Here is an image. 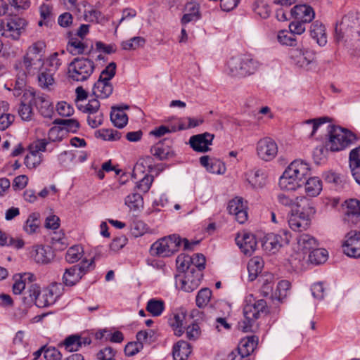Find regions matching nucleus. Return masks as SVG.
Wrapping results in <instances>:
<instances>
[{"label": "nucleus", "mask_w": 360, "mask_h": 360, "mask_svg": "<svg viewBox=\"0 0 360 360\" xmlns=\"http://www.w3.org/2000/svg\"><path fill=\"white\" fill-rule=\"evenodd\" d=\"M37 263L48 264L54 257L53 251L49 246L37 245L32 253Z\"/></svg>", "instance_id": "28"}, {"label": "nucleus", "mask_w": 360, "mask_h": 360, "mask_svg": "<svg viewBox=\"0 0 360 360\" xmlns=\"http://www.w3.org/2000/svg\"><path fill=\"white\" fill-rule=\"evenodd\" d=\"M259 63L250 56L233 57L228 62L230 74L235 77H246L255 73Z\"/></svg>", "instance_id": "8"}, {"label": "nucleus", "mask_w": 360, "mask_h": 360, "mask_svg": "<svg viewBox=\"0 0 360 360\" xmlns=\"http://www.w3.org/2000/svg\"><path fill=\"white\" fill-rule=\"evenodd\" d=\"M82 253L83 249L80 245H73L68 250L65 260L68 263H75L81 259Z\"/></svg>", "instance_id": "50"}, {"label": "nucleus", "mask_w": 360, "mask_h": 360, "mask_svg": "<svg viewBox=\"0 0 360 360\" xmlns=\"http://www.w3.org/2000/svg\"><path fill=\"white\" fill-rule=\"evenodd\" d=\"M316 212L315 208L307 203L299 210H295L288 217L290 228L294 231H302L307 230L311 221V216Z\"/></svg>", "instance_id": "11"}, {"label": "nucleus", "mask_w": 360, "mask_h": 360, "mask_svg": "<svg viewBox=\"0 0 360 360\" xmlns=\"http://www.w3.org/2000/svg\"><path fill=\"white\" fill-rule=\"evenodd\" d=\"M182 242L184 250H191L193 245L198 243V241L190 243L186 238L181 240L178 235H170L155 242L150 247V254L162 257H169L178 251Z\"/></svg>", "instance_id": "3"}, {"label": "nucleus", "mask_w": 360, "mask_h": 360, "mask_svg": "<svg viewBox=\"0 0 360 360\" xmlns=\"http://www.w3.org/2000/svg\"><path fill=\"white\" fill-rule=\"evenodd\" d=\"M257 153L259 158L265 161L274 159L278 153L276 142L271 138H264L259 140L257 145Z\"/></svg>", "instance_id": "17"}, {"label": "nucleus", "mask_w": 360, "mask_h": 360, "mask_svg": "<svg viewBox=\"0 0 360 360\" xmlns=\"http://www.w3.org/2000/svg\"><path fill=\"white\" fill-rule=\"evenodd\" d=\"M59 54L57 52L51 54L46 60L47 70L55 73L60 68L62 64V60L58 58Z\"/></svg>", "instance_id": "55"}, {"label": "nucleus", "mask_w": 360, "mask_h": 360, "mask_svg": "<svg viewBox=\"0 0 360 360\" xmlns=\"http://www.w3.org/2000/svg\"><path fill=\"white\" fill-rule=\"evenodd\" d=\"M95 268L94 258L90 261L83 259L79 264L73 265L65 270L63 275V283L68 287L77 284L82 278Z\"/></svg>", "instance_id": "9"}, {"label": "nucleus", "mask_w": 360, "mask_h": 360, "mask_svg": "<svg viewBox=\"0 0 360 360\" xmlns=\"http://www.w3.org/2000/svg\"><path fill=\"white\" fill-rule=\"evenodd\" d=\"M191 345L184 341H178L173 347V357L174 360H187L191 354Z\"/></svg>", "instance_id": "32"}, {"label": "nucleus", "mask_w": 360, "mask_h": 360, "mask_svg": "<svg viewBox=\"0 0 360 360\" xmlns=\"http://www.w3.org/2000/svg\"><path fill=\"white\" fill-rule=\"evenodd\" d=\"M96 138L102 139L104 141H114L121 138L122 134L117 130L110 129H102L95 132Z\"/></svg>", "instance_id": "45"}, {"label": "nucleus", "mask_w": 360, "mask_h": 360, "mask_svg": "<svg viewBox=\"0 0 360 360\" xmlns=\"http://www.w3.org/2000/svg\"><path fill=\"white\" fill-rule=\"evenodd\" d=\"M265 179V174L261 169H257L252 172L249 181L254 186L262 187L264 185Z\"/></svg>", "instance_id": "58"}, {"label": "nucleus", "mask_w": 360, "mask_h": 360, "mask_svg": "<svg viewBox=\"0 0 360 360\" xmlns=\"http://www.w3.org/2000/svg\"><path fill=\"white\" fill-rule=\"evenodd\" d=\"M278 200L281 204L285 206L291 207L293 212L294 209L295 210H299L303 206H307V203H309V200L304 196H299L295 198H291L285 194H279L278 195Z\"/></svg>", "instance_id": "29"}, {"label": "nucleus", "mask_w": 360, "mask_h": 360, "mask_svg": "<svg viewBox=\"0 0 360 360\" xmlns=\"http://www.w3.org/2000/svg\"><path fill=\"white\" fill-rule=\"evenodd\" d=\"M203 122L202 119H195L192 117H185L181 120L179 128L180 130L188 129L199 126Z\"/></svg>", "instance_id": "62"}, {"label": "nucleus", "mask_w": 360, "mask_h": 360, "mask_svg": "<svg viewBox=\"0 0 360 360\" xmlns=\"http://www.w3.org/2000/svg\"><path fill=\"white\" fill-rule=\"evenodd\" d=\"M349 163L352 176L356 182L360 185V146L350 151Z\"/></svg>", "instance_id": "27"}, {"label": "nucleus", "mask_w": 360, "mask_h": 360, "mask_svg": "<svg viewBox=\"0 0 360 360\" xmlns=\"http://www.w3.org/2000/svg\"><path fill=\"white\" fill-rule=\"evenodd\" d=\"M53 124L60 125L63 129V131L75 133L79 128V122L75 119H56L54 120Z\"/></svg>", "instance_id": "46"}, {"label": "nucleus", "mask_w": 360, "mask_h": 360, "mask_svg": "<svg viewBox=\"0 0 360 360\" xmlns=\"http://www.w3.org/2000/svg\"><path fill=\"white\" fill-rule=\"evenodd\" d=\"M34 275L31 273L16 274L13 276L12 290L15 295L22 293L26 286L29 288L34 281Z\"/></svg>", "instance_id": "24"}, {"label": "nucleus", "mask_w": 360, "mask_h": 360, "mask_svg": "<svg viewBox=\"0 0 360 360\" xmlns=\"http://www.w3.org/2000/svg\"><path fill=\"white\" fill-rule=\"evenodd\" d=\"M290 236L287 231H282L278 234L269 233L262 243L264 250L276 253L284 245L290 242Z\"/></svg>", "instance_id": "14"}, {"label": "nucleus", "mask_w": 360, "mask_h": 360, "mask_svg": "<svg viewBox=\"0 0 360 360\" xmlns=\"http://www.w3.org/2000/svg\"><path fill=\"white\" fill-rule=\"evenodd\" d=\"M27 293L28 295L23 297L25 304L34 303L39 308L46 307L53 304L60 296V284L52 283L41 290L37 284H31Z\"/></svg>", "instance_id": "2"}, {"label": "nucleus", "mask_w": 360, "mask_h": 360, "mask_svg": "<svg viewBox=\"0 0 360 360\" xmlns=\"http://www.w3.org/2000/svg\"><path fill=\"white\" fill-rule=\"evenodd\" d=\"M110 120L117 128H123L128 122L127 115L123 111V108L112 107Z\"/></svg>", "instance_id": "37"}, {"label": "nucleus", "mask_w": 360, "mask_h": 360, "mask_svg": "<svg viewBox=\"0 0 360 360\" xmlns=\"http://www.w3.org/2000/svg\"><path fill=\"white\" fill-rule=\"evenodd\" d=\"M310 35L317 44L323 46L327 43V37L325 26L320 21H314L310 27Z\"/></svg>", "instance_id": "30"}, {"label": "nucleus", "mask_w": 360, "mask_h": 360, "mask_svg": "<svg viewBox=\"0 0 360 360\" xmlns=\"http://www.w3.org/2000/svg\"><path fill=\"white\" fill-rule=\"evenodd\" d=\"M125 205L131 210H137L143 207V200L141 194L136 193H131L126 197Z\"/></svg>", "instance_id": "48"}, {"label": "nucleus", "mask_w": 360, "mask_h": 360, "mask_svg": "<svg viewBox=\"0 0 360 360\" xmlns=\"http://www.w3.org/2000/svg\"><path fill=\"white\" fill-rule=\"evenodd\" d=\"M352 32V26L349 25V20L347 17H344L340 23H337L335 27V40L340 43L345 40Z\"/></svg>", "instance_id": "34"}, {"label": "nucleus", "mask_w": 360, "mask_h": 360, "mask_svg": "<svg viewBox=\"0 0 360 360\" xmlns=\"http://www.w3.org/2000/svg\"><path fill=\"white\" fill-rule=\"evenodd\" d=\"M49 142L46 139H37L29 146V151L33 153L41 154V152L47 150Z\"/></svg>", "instance_id": "56"}, {"label": "nucleus", "mask_w": 360, "mask_h": 360, "mask_svg": "<svg viewBox=\"0 0 360 360\" xmlns=\"http://www.w3.org/2000/svg\"><path fill=\"white\" fill-rule=\"evenodd\" d=\"M18 112L22 120L30 121L32 119L33 115L32 107L30 104H26L22 101L19 105Z\"/></svg>", "instance_id": "60"}, {"label": "nucleus", "mask_w": 360, "mask_h": 360, "mask_svg": "<svg viewBox=\"0 0 360 360\" xmlns=\"http://www.w3.org/2000/svg\"><path fill=\"white\" fill-rule=\"evenodd\" d=\"M297 240L299 248L304 252H309L319 245L314 237L306 233L299 235Z\"/></svg>", "instance_id": "36"}, {"label": "nucleus", "mask_w": 360, "mask_h": 360, "mask_svg": "<svg viewBox=\"0 0 360 360\" xmlns=\"http://www.w3.org/2000/svg\"><path fill=\"white\" fill-rule=\"evenodd\" d=\"M310 174L309 165L301 160H295L280 177L279 187L284 191H295L304 185Z\"/></svg>", "instance_id": "1"}, {"label": "nucleus", "mask_w": 360, "mask_h": 360, "mask_svg": "<svg viewBox=\"0 0 360 360\" xmlns=\"http://www.w3.org/2000/svg\"><path fill=\"white\" fill-rule=\"evenodd\" d=\"M328 133L329 139L326 142V146L331 151H340L345 149L355 139L351 131L338 127H330Z\"/></svg>", "instance_id": "10"}, {"label": "nucleus", "mask_w": 360, "mask_h": 360, "mask_svg": "<svg viewBox=\"0 0 360 360\" xmlns=\"http://www.w3.org/2000/svg\"><path fill=\"white\" fill-rule=\"evenodd\" d=\"M38 214L36 213L31 214L25 221L23 226L24 230L29 234H32L36 232L39 227Z\"/></svg>", "instance_id": "52"}, {"label": "nucleus", "mask_w": 360, "mask_h": 360, "mask_svg": "<svg viewBox=\"0 0 360 360\" xmlns=\"http://www.w3.org/2000/svg\"><path fill=\"white\" fill-rule=\"evenodd\" d=\"M38 73V83L42 89H50V87L54 84L53 73L47 70V68H42Z\"/></svg>", "instance_id": "38"}, {"label": "nucleus", "mask_w": 360, "mask_h": 360, "mask_svg": "<svg viewBox=\"0 0 360 360\" xmlns=\"http://www.w3.org/2000/svg\"><path fill=\"white\" fill-rule=\"evenodd\" d=\"M290 58L298 67L308 69L316 57L312 51L295 49L291 51Z\"/></svg>", "instance_id": "22"}, {"label": "nucleus", "mask_w": 360, "mask_h": 360, "mask_svg": "<svg viewBox=\"0 0 360 360\" xmlns=\"http://www.w3.org/2000/svg\"><path fill=\"white\" fill-rule=\"evenodd\" d=\"M143 348V345L140 342H128L124 347V354L127 356H133L139 352Z\"/></svg>", "instance_id": "64"}, {"label": "nucleus", "mask_w": 360, "mask_h": 360, "mask_svg": "<svg viewBox=\"0 0 360 360\" xmlns=\"http://www.w3.org/2000/svg\"><path fill=\"white\" fill-rule=\"evenodd\" d=\"M116 68V63L111 62L101 72L92 89V93L96 98L104 99L112 94L113 86L110 80L115 75Z\"/></svg>", "instance_id": "6"}, {"label": "nucleus", "mask_w": 360, "mask_h": 360, "mask_svg": "<svg viewBox=\"0 0 360 360\" xmlns=\"http://www.w3.org/2000/svg\"><path fill=\"white\" fill-rule=\"evenodd\" d=\"M46 44L44 41H37L32 44L23 56L22 65L25 71L30 75H34L44 67V56Z\"/></svg>", "instance_id": "4"}, {"label": "nucleus", "mask_w": 360, "mask_h": 360, "mask_svg": "<svg viewBox=\"0 0 360 360\" xmlns=\"http://www.w3.org/2000/svg\"><path fill=\"white\" fill-rule=\"evenodd\" d=\"M63 345L68 352H77L81 348L79 335L75 334L68 336L63 341Z\"/></svg>", "instance_id": "47"}, {"label": "nucleus", "mask_w": 360, "mask_h": 360, "mask_svg": "<svg viewBox=\"0 0 360 360\" xmlns=\"http://www.w3.org/2000/svg\"><path fill=\"white\" fill-rule=\"evenodd\" d=\"M201 331L198 323H193L186 327V336L189 340H196L199 338Z\"/></svg>", "instance_id": "63"}, {"label": "nucleus", "mask_w": 360, "mask_h": 360, "mask_svg": "<svg viewBox=\"0 0 360 360\" xmlns=\"http://www.w3.org/2000/svg\"><path fill=\"white\" fill-rule=\"evenodd\" d=\"M186 13L181 19L182 25H186L191 22H195L201 17L199 5L196 3L189 2L186 4Z\"/></svg>", "instance_id": "33"}, {"label": "nucleus", "mask_w": 360, "mask_h": 360, "mask_svg": "<svg viewBox=\"0 0 360 360\" xmlns=\"http://www.w3.org/2000/svg\"><path fill=\"white\" fill-rule=\"evenodd\" d=\"M42 160L43 155L41 154L32 153V151H29V153L25 158V164L27 167L33 169L38 167Z\"/></svg>", "instance_id": "54"}, {"label": "nucleus", "mask_w": 360, "mask_h": 360, "mask_svg": "<svg viewBox=\"0 0 360 360\" xmlns=\"http://www.w3.org/2000/svg\"><path fill=\"white\" fill-rule=\"evenodd\" d=\"M344 253L353 258H360V231L348 232L342 243Z\"/></svg>", "instance_id": "16"}, {"label": "nucleus", "mask_w": 360, "mask_h": 360, "mask_svg": "<svg viewBox=\"0 0 360 360\" xmlns=\"http://www.w3.org/2000/svg\"><path fill=\"white\" fill-rule=\"evenodd\" d=\"M257 344L258 338L255 335L243 338L238 346V353L243 354L245 356L248 357L256 349Z\"/></svg>", "instance_id": "31"}, {"label": "nucleus", "mask_w": 360, "mask_h": 360, "mask_svg": "<svg viewBox=\"0 0 360 360\" xmlns=\"http://www.w3.org/2000/svg\"><path fill=\"white\" fill-rule=\"evenodd\" d=\"M328 258V252L325 249L314 248L309 252V260L311 263L314 264H320L324 263Z\"/></svg>", "instance_id": "44"}, {"label": "nucleus", "mask_w": 360, "mask_h": 360, "mask_svg": "<svg viewBox=\"0 0 360 360\" xmlns=\"http://www.w3.org/2000/svg\"><path fill=\"white\" fill-rule=\"evenodd\" d=\"M154 180L152 175L146 174L136 184V188L142 193H147Z\"/></svg>", "instance_id": "61"}, {"label": "nucleus", "mask_w": 360, "mask_h": 360, "mask_svg": "<svg viewBox=\"0 0 360 360\" xmlns=\"http://www.w3.org/2000/svg\"><path fill=\"white\" fill-rule=\"evenodd\" d=\"M172 141L169 139H164L154 145L150 151L152 154L160 160H167L174 155L172 148Z\"/></svg>", "instance_id": "23"}, {"label": "nucleus", "mask_w": 360, "mask_h": 360, "mask_svg": "<svg viewBox=\"0 0 360 360\" xmlns=\"http://www.w3.org/2000/svg\"><path fill=\"white\" fill-rule=\"evenodd\" d=\"M278 41L283 44L287 46H293L296 45V39L293 34L290 31L287 30H281L278 32Z\"/></svg>", "instance_id": "53"}, {"label": "nucleus", "mask_w": 360, "mask_h": 360, "mask_svg": "<svg viewBox=\"0 0 360 360\" xmlns=\"http://www.w3.org/2000/svg\"><path fill=\"white\" fill-rule=\"evenodd\" d=\"M214 135L207 132L192 136L189 139L191 147L197 152L205 153L210 150Z\"/></svg>", "instance_id": "20"}, {"label": "nucleus", "mask_w": 360, "mask_h": 360, "mask_svg": "<svg viewBox=\"0 0 360 360\" xmlns=\"http://www.w3.org/2000/svg\"><path fill=\"white\" fill-rule=\"evenodd\" d=\"M32 103L37 109L38 112L44 117L51 118L54 113V108L52 101L49 96L41 93L31 92Z\"/></svg>", "instance_id": "15"}, {"label": "nucleus", "mask_w": 360, "mask_h": 360, "mask_svg": "<svg viewBox=\"0 0 360 360\" xmlns=\"http://www.w3.org/2000/svg\"><path fill=\"white\" fill-rule=\"evenodd\" d=\"M212 297V291L209 288H202L198 291L196 295V305L199 308H203L209 303Z\"/></svg>", "instance_id": "51"}, {"label": "nucleus", "mask_w": 360, "mask_h": 360, "mask_svg": "<svg viewBox=\"0 0 360 360\" xmlns=\"http://www.w3.org/2000/svg\"><path fill=\"white\" fill-rule=\"evenodd\" d=\"M252 298V295H250ZM247 303L243 307L244 320L238 323L239 328L243 332L251 331L255 321L259 317L261 313H263L266 308V302L261 299L251 302Z\"/></svg>", "instance_id": "7"}, {"label": "nucleus", "mask_w": 360, "mask_h": 360, "mask_svg": "<svg viewBox=\"0 0 360 360\" xmlns=\"http://www.w3.org/2000/svg\"><path fill=\"white\" fill-rule=\"evenodd\" d=\"M305 192L310 197H316L322 191V181L318 177H308L304 181Z\"/></svg>", "instance_id": "35"}, {"label": "nucleus", "mask_w": 360, "mask_h": 360, "mask_svg": "<svg viewBox=\"0 0 360 360\" xmlns=\"http://www.w3.org/2000/svg\"><path fill=\"white\" fill-rule=\"evenodd\" d=\"M191 258L188 255H179L176 258L177 269L182 272L189 271L192 269H195L191 265Z\"/></svg>", "instance_id": "59"}, {"label": "nucleus", "mask_w": 360, "mask_h": 360, "mask_svg": "<svg viewBox=\"0 0 360 360\" xmlns=\"http://www.w3.org/2000/svg\"><path fill=\"white\" fill-rule=\"evenodd\" d=\"M202 277V272L192 269L189 271H186L184 276H176L175 285L176 288L185 292H191L199 286Z\"/></svg>", "instance_id": "12"}, {"label": "nucleus", "mask_w": 360, "mask_h": 360, "mask_svg": "<svg viewBox=\"0 0 360 360\" xmlns=\"http://www.w3.org/2000/svg\"><path fill=\"white\" fill-rule=\"evenodd\" d=\"M146 43V40L141 37H134L129 40L122 42L121 46L124 50H135L143 46Z\"/></svg>", "instance_id": "49"}, {"label": "nucleus", "mask_w": 360, "mask_h": 360, "mask_svg": "<svg viewBox=\"0 0 360 360\" xmlns=\"http://www.w3.org/2000/svg\"><path fill=\"white\" fill-rule=\"evenodd\" d=\"M200 165L205 167L207 171L217 174H224L226 167L224 164L218 159L210 158L208 155L202 156L200 158Z\"/></svg>", "instance_id": "26"}, {"label": "nucleus", "mask_w": 360, "mask_h": 360, "mask_svg": "<svg viewBox=\"0 0 360 360\" xmlns=\"http://www.w3.org/2000/svg\"><path fill=\"white\" fill-rule=\"evenodd\" d=\"M345 205L343 221L348 224H356L360 220V200L349 199L345 201Z\"/></svg>", "instance_id": "19"}, {"label": "nucleus", "mask_w": 360, "mask_h": 360, "mask_svg": "<svg viewBox=\"0 0 360 360\" xmlns=\"http://www.w3.org/2000/svg\"><path fill=\"white\" fill-rule=\"evenodd\" d=\"M263 266L264 262L260 257H255L249 261L248 264V271L249 280L250 281L256 279L258 274L262 271Z\"/></svg>", "instance_id": "41"}, {"label": "nucleus", "mask_w": 360, "mask_h": 360, "mask_svg": "<svg viewBox=\"0 0 360 360\" xmlns=\"http://www.w3.org/2000/svg\"><path fill=\"white\" fill-rule=\"evenodd\" d=\"M184 319V314L183 313H174L168 319V323L176 336H181L184 332L183 328Z\"/></svg>", "instance_id": "39"}, {"label": "nucleus", "mask_w": 360, "mask_h": 360, "mask_svg": "<svg viewBox=\"0 0 360 360\" xmlns=\"http://www.w3.org/2000/svg\"><path fill=\"white\" fill-rule=\"evenodd\" d=\"M227 209L230 214L235 216L238 223L243 224L247 221V205L242 198L236 197L230 200Z\"/></svg>", "instance_id": "18"}, {"label": "nucleus", "mask_w": 360, "mask_h": 360, "mask_svg": "<svg viewBox=\"0 0 360 360\" xmlns=\"http://www.w3.org/2000/svg\"><path fill=\"white\" fill-rule=\"evenodd\" d=\"M87 48V44L77 38H71L67 44V51L72 55L83 54Z\"/></svg>", "instance_id": "42"}, {"label": "nucleus", "mask_w": 360, "mask_h": 360, "mask_svg": "<svg viewBox=\"0 0 360 360\" xmlns=\"http://www.w3.org/2000/svg\"><path fill=\"white\" fill-rule=\"evenodd\" d=\"M95 70L94 62L87 58H75L68 65V77L74 82L86 81Z\"/></svg>", "instance_id": "5"}, {"label": "nucleus", "mask_w": 360, "mask_h": 360, "mask_svg": "<svg viewBox=\"0 0 360 360\" xmlns=\"http://www.w3.org/2000/svg\"><path fill=\"white\" fill-rule=\"evenodd\" d=\"M165 308V302L155 298L150 299L146 304V310L153 316H160Z\"/></svg>", "instance_id": "43"}, {"label": "nucleus", "mask_w": 360, "mask_h": 360, "mask_svg": "<svg viewBox=\"0 0 360 360\" xmlns=\"http://www.w3.org/2000/svg\"><path fill=\"white\" fill-rule=\"evenodd\" d=\"M291 15L304 22H311L315 16L313 8L306 4L295 6L290 11Z\"/></svg>", "instance_id": "25"}, {"label": "nucleus", "mask_w": 360, "mask_h": 360, "mask_svg": "<svg viewBox=\"0 0 360 360\" xmlns=\"http://www.w3.org/2000/svg\"><path fill=\"white\" fill-rule=\"evenodd\" d=\"M8 104L6 101H0V130L6 129L14 121V116L7 113Z\"/></svg>", "instance_id": "40"}, {"label": "nucleus", "mask_w": 360, "mask_h": 360, "mask_svg": "<svg viewBox=\"0 0 360 360\" xmlns=\"http://www.w3.org/2000/svg\"><path fill=\"white\" fill-rule=\"evenodd\" d=\"M64 136L63 129L60 126H55L51 127L48 133V138L46 140L50 143L60 142L62 141Z\"/></svg>", "instance_id": "57"}, {"label": "nucleus", "mask_w": 360, "mask_h": 360, "mask_svg": "<svg viewBox=\"0 0 360 360\" xmlns=\"http://www.w3.org/2000/svg\"><path fill=\"white\" fill-rule=\"evenodd\" d=\"M236 243L245 255H249L255 250L257 244L255 235L248 232L238 233Z\"/></svg>", "instance_id": "21"}, {"label": "nucleus", "mask_w": 360, "mask_h": 360, "mask_svg": "<svg viewBox=\"0 0 360 360\" xmlns=\"http://www.w3.org/2000/svg\"><path fill=\"white\" fill-rule=\"evenodd\" d=\"M27 25V22L24 18L16 16L12 17L8 19L2 36L17 41L25 31Z\"/></svg>", "instance_id": "13"}]
</instances>
